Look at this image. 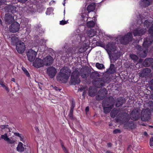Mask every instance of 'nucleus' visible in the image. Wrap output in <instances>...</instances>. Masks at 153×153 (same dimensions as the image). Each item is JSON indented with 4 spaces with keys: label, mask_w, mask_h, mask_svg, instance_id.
Here are the masks:
<instances>
[{
    "label": "nucleus",
    "mask_w": 153,
    "mask_h": 153,
    "mask_svg": "<svg viewBox=\"0 0 153 153\" xmlns=\"http://www.w3.org/2000/svg\"><path fill=\"white\" fill-rule=\"evenodd\" d=\"M70 76V71L67 67H64L61 69L57 74L56 78L58 81L66 83L68 81Z\"/></svg>",
    "instance_id": "f257e3e1"
},
{
    "label": "nucleus",
    "mask_w": 153,
    "mask_h": 153,
    "mask_svg": "<svg viewBox=\"0 0 153 153\" xmlns=\"http://www.w3.org/2000/svg\"><path fill=\"white\" fill-rule=\"evenodd\" d=\"M114 100L113 97H109L105 101L104 100L102 103V107L103 108L104 113L107 114L114 107Z\"/></svg>",
    "instance_id": "f03ea898"
},
{
    "label": "nucleus",
    "mask_w": 153,
    "mask_h": 153,
    "mask_svg": "<svg viewBox=\"0 0 153 153\" xmlns=\"http://www.w3.org/2000/svg\"><path fill=\"white\" fill-rule=\"evenodd\" d=\"M130 117L127 114L123 118V126L125 128L132 130L136 128L137 125L134 123V121H130Z\"/></svg>",
    "instance_id": "7ed1b4c3"
},
{
    "label": "nucleus",
    "mask_w": 153,
    "mask_h": 153,
    "mask_svg": "<svg viewBox=\"0 0 153 153\" xmlns=\"http://www.w3.org/2000/svg\"><path fill=\"white\" fill-rule=\"evenodd\" d=\"M132 34L131 33H129L122 36L119 40L121 44L125 45L128 44L130 41L132 40Z\"/></svg>",
    "instance_id": "20e7f679"
},
{
    "label": "nucleus",
    "mask_w": 153,
    "mask_h": 153,
    "mask_svg": "<svg viewBox=\"0 0 153 153\" xmlns=\"http://www.w3.org/2000/svg\"><path fill=\"white\" fill-rule=\"evenodd\" d=\"M151 117V112L149 109H146L142 111L141 119L143 121H147L150 120Z\"/></svg>",
    "instance_id": "39448f33"
},
{
    "label": "nucleus",
    "mask_w": 153,
    "mask_h": 153,
    "mask_svg": "<svg viewBox=\"0 0 153 153\" xmlns=\"http://www.w3.org/2000/svg\"><path fill=\"white\" fill-rule=\"evenodd\" d=\"M79 74L76 72H73L71 76V82L72 85L78 84L80 82V79L79 78Z\"/></svg>",
    "instance_id": "423d86ee"
},
{
    "label": "nucleus",
    "mask_w": 153,
    "mask_h": 153,
    "mask_svg": "<svg viewBox=\"0 0 153 153\" xmlns=\"http://www.w3.org/2000/svg\"><path fill=\"white\" fill-rule=\"evenodd\" d=\"M88 36L90 37L89 38V42L90 43H92L93 42H94V43H95V41H97V39L98 40L99 36H96L97 38H93V39L92 37L95 36L96 34V31L94 29H91L88 31L87 32Z\"/></svg>",
    "instance_id": "0eeeda50"
},
{
    "label": "nucleus",
    "mask_w": 153,
    "mask_h": 153,
    "mask_svg": "<svg viewBox=\"0 0 153 153\" xmlns=\"http://www.w3.org/2000/svg\"><path fill=\"white\" fill-rule=\"evenodd\" d=\"M16 49L19 53H22L24 52L26 47L25 43L21 41H19L16 45Z\"/></svg>",
    "instance_id": "6e6552de"
},
{
    "label": "nucleus",
    "mask_w": 153,
    "mask_h": 153,
    "mask_svg": "<svg viewBox=\"0 0 153 153\" xmlns=\"http://www.w3.org/2000/svg\"><path fill=\"white\" fill-rule=\"evenodd\" d=\"M137 54L141 57H145L147 56L148 51L144 50L141 46L138 45L136 46Z\"/></svg>",
    "instance_id": "1a4fd4ad"
},
{
    "label": "nucleus",
    "mask_w": 153,
    "mask_h": 153,
    "mask_svg": "<svg viewBox=\"0 0 153 153\" xmlns=\"http://www.w3.org/2000/svg\"><path fill=\"white\" fill-rule=\"evenodd\" d=\"M20 27V24L16 21L14 22L9 27V30L12 33H15L19 31Z\"/></svg>",
    "instance_id": "9d476101"
},
{
    "label": "nucleus",
    "mask_w": 153,
    "mask_h": 153,
    "mask_svg": "<svg viewBox=\"0 0 153 153\" xmlns=\"http://www.w3.org/2000/svg\"><path fill=\"white\" fill-rule=\"evenodd\" d=\"M92 83L96 88H100L104 85L105 82L103 79L98 78L97 79L92 80Z\"/></svg>",
    "instance_id": "9b49d317"
},
{
    "label": "nucleus",
    "mask_w": 153,
    "mask_h": 153,
    "mask_svg": "<svg viewBox=\"0 0 153 153\" xmlns=\"http://www.w3.org/2000/svg\"><path fill=\"white\" fill-rule=\"evenodd\" d=\"M27 55L28 60L32 62L35 59L37 55V52L32 49L29 50L27 53Z\"/></svg>",
    "instance_id": "f8f14e48"
},
{
    "label": "nucleus",
    "mask_w": 153,
    "mask_h": 153,
    "mask_svg": "<svg viewBox=\"0 0 153 153\" xmlns=\"http://www.w3.org/2000/svg\"><path fill=\"white\" fill-rule=\"evenodd\" d=\"M153 42V37L152 36H148L144 39L143 46L146 48L151 46Z\"/></svg>",
    "instance_id": "ddd939ff"
},
{
    "label": "nucleus",
    "mask_w": 153,
    "mask_h": 153,
    "mask_svg": "<svg viewBox=\"0 0 153 153\" xmlns=\"http://www.w3.org/2000/svg\"><path fill=\"white\" fill-rule=\"evenodd\" d=\"M57 72L56 69L53 66L48 67L47 69V74L51 79L54 78Z\"/></svg>",
    "instance_id": "4468645a"
},
{
    "label": "nucleus",
    "mask_w": 153,
    "mask_h": 153,
    "mask_svg": "<svg viewBox=\"0 0 153 153\" xmlns=\"http://www.w3.org/2000/svg\"><path fill=\"white\" fill-rule=\"evenodd\" d=\"M4 20L7 24H10L14 21V17L13 15L9 13L5 15Z\"/></svg>",
    "instance_id": "2eb2a0df"
},
{
    "label": "nucleus",
    "mask_w": 153,
    "mask_h": 153,
    "mask_svg": "<svg viewBox=\"0 0 153 153\" xmlns=\"http://www.w3.org/2000/svg\"><path fill=\"white\" fill-rule=\"evenodd\" d=\"M130 117L133 120H137L140 118V114L137 110H133L130 114Z\"/></svg>",
    "instance_id": "dca6fc26"
},
{
    "label": "nucleus",
    "mask_w": 153,
    "mask_h": 153,
    "mask_svg": "<svg viewBox=\"0 0 153 153\" xmlns=\"http://www.w3.org/2000/svg\"><path fill=\"white\" fill-rule=\"evenodd\" d=\"M45 65L47 66H50L53 63V59L50 56H47L44 59Z\"/></svg>",
    "instance_id": "f3484780"
},
{
    "label": "nucleus",
    "mask_w": 153,
    "mask_h": 153,
    "mask_svg": "<svg viewBox=\"0 0 153 153\" xmlns=\"http://www.w3.org/2000/svg\"><path fill=\"white\" fill-rule=\"evenodd\" d=\"M44 65L43 59L42 60L41 59H36L33 63V66L37 68L43 67Z\"/></svg>",
    "instance_id": "a211bd4d"
},
{
    "label": "nucleus",
    "mask_w": 153,
    "mask_h": 153,
    "mask_svg": "<svg viewBox=\"0 0 153 153\" xmlns=\"http://www.w3.org/2000/svg\"><path fill=\"white\" fill-rule=\"evenodd\" d=\"M126 102L125 98L123 97H119L115 100V107H120L124 104Z\"/></svg>",
    "instance_id": "6ab92c4d"
},
{
    "label": "nucleus",
    "mask_w": 153,
    "mask_h": 153,
    "mask_svg": "<svg viewBox=\"0 0 153 153\" xmlns=\"http://www.w3.org/2000/svg\"><path fill=\"white\" fill-rule=\"evenodd\" d=\"M91 73V70L89 69H84L82 71H80V75L81 77L83 78H86Z\"/></svg>",
    "instance_id": "aec40b11"
},
{
    "label": "nucleus",
    "mask_w": 153,
    "mask_h": 153,
    "mask_svg": "<svg viewBox=\"0 0 153 153\" xmlns=\"http://www.w3.org/2000/svg\"><path fill=\"white\" fill-rule=\"evenodd\" d=\"M146 32V30L144 29H137L134 30L133 31V35L134 36H142Z\"/></svg>",
    "instance_id": "412c9836"
},
{
    "label": "nucleus",
    "mask_w": 153,
    "mask_h": 153,
    "mask_svg": "<svg viewBox=\"0 0 153 153\" xmlns=\"http://www.w3.org/2000/svg\"><path fill=\"white\" fill-rule=\"evenodd\" d=\"M74 53L71 52H66L65 59L66 61L71 62H72V60L75 59V57L73 56Z\"/></svg>",
    "instance_id": "4be33fe9"
},
{
    "label": "nucleus",
    "mask_w": 153,
    "mask_h": 153,
    "mask_svg": "<svg viewBox=\"0 0 153 153\" xmlns=\"http://www.w3.org/2000/svg\"><path fill=\"white\" fill-rule=\"evenodd\" d=\"M153 63V59L147 58L144 60L143 62V65L145 67H149Z\"/></svg>",
    "instance_id": "5701e85b"
},
{
    "label": "nucleus",
    "mask_w": 153,
    "mask_h": 153,
    "mask_svg": "<svg viewBox=\"0 0 153 153\" xmlns=\"http://www.w3.org/2000/svg\"><path fill=\"white\" fill-rule=\"evenodd\" d=\"M151 69L149 68H145L141 72L140 76L144 77L148 75V74L150 73Z\"/></svg>",
    "instance_id": "b1692460"
},
{
    "label": "nucleus",
    "mask_w": 153,
    "mask_h": 153,
    "mask_svg": "<svg viewBox=\"0 0 153 153\" xmlns=\"http://www.w3.org/2000/svg\"><path fill=\"white\" fill-rule=\"evenodd\" d=\"M107 48L109 51L112 52L115 51L116 49L115 44L112 42L108 43L107 45Z\"/></svg>",
    "instance_id": "393cba45"
},
{
    "label": "nucleus",
    "mask_w": 153,
    "mask_h": 153,
    "mask_svg": "<svg viewBox=\"0 0 153 153\" xmlns=\"http://www.w3.org/2000/svg\"><path fill=\"white\" fill-rule=\"evenodd\" d=\"M16 7L12 5H8L6 8V9H7V11L10 12L12 13H13L16 12Z\"/></svg>",
    "instance_id": "a878e982"
},
{
    "label": "nucleus",
    "mask_w": 153,
    "mask_h": 153,
    "mask_svg": "<svg viewBox=\"0 0 153 153\" xmlns=\"http://www.w3.org/2000/svg\"><path fill=\"white\" fill-rule=\"evenodd\" d=\"M90 77L91 78L94 79V80L97 79L100 76V75L99 74L96 72H92L90 73Z\"/></svg>",
    "instance_id": "bb28decb"
},
{
    "label": "nucleus",
    "mask_w": 153,
    "mask_h": 153,
    "mask_svg": "<svg viewBox=\"0 0 153 153\" xmlns=\"http://www.w3.org/2000/svg\"><path fill=\"white\" fill-rule=\"evenodd\" d=\"M16 150L19 152H22L24 151L25 148L23 147V144L22 142H20L16 147Z\"/></svg>",
    "instance_id": "cd10ccee"
},
{
    "label": "nucleus",
    "mask_w": 153,
    "mask_h": 153,
    "mask_svg": "<svg viewBox=\"0 0 153 153\" xmlns=\"http://www.w3.org/2000/svg\"><path fill=\"white\" fill-rule=\"evenodd\" d=\"M11 39V42L13 45L15 44L16 45V43L18 41V38L16 37L15 34H12L11 35V36L10 37Z\"/></svg>",
    "instance_id": "c85d7f7f"
},
{
    "label": "nucleus",
    "mask_w": 153,
    "mask_h": 153,
    "mask_svg": "<svg viewBox=\"0 0 153 153\" xmlns=\"http://www.w3.org/2000/svg\"><path fill=\"white\" fill-rule=\"evenodd\" d=\"M95 8V4L94 3H92L89 4L87 7V10L88 13L93 11L94 10Z\"/></svg>",
    "instance_id": "c756f323"
},
{
    "label": "nucleus",
    "mask_w": 153,
    "mask_h": 153,
    "mask_svg": "<svg viewBox=\"0 0 153 153\" xmlns=\"http://www.w3.org/2000/svg\"><path fill=\"white\" fill-rule=\"evenodd\" d=\"M116 72L115 66L113 64H111L109 68L107 71V72L110 74H113Z\"/></svg>",
    "instance_id": "7c9ffc66"
},
{
    "label": "nucleus",
    "mask_w": 153,
    "mask_h": 153,
    "mask_svg": "<svg viewBox=\"0 0 153 153\" xmlns=\"http://www.w3.org/2000/svg\"><path fill=\"white\" fill-rule=\"evenodd\" d=\"M118 113V111L117 109L116 108H114L110 112V116L111 117L114 118L117 115Z\"/></svg>",
    "instance_id": "2f4dec72"
},
{
    "label": "nucleus",
    "mask_w": 153,
    "mask_h": 153,
    "mask_svg": "<svg viewBox=\"0 0 153 153\" xmlns=\"http://www.w3.org/2000/svg\"><path fill=\"white\" fill-rule=\"evenodd\" d=\"M80 16L82 20L84 22H86L88 20V15L86 13H81L80 14Z\"/></svg>",
    "instance_id": "473e14b6"
},
{
    "label": "nucleus",
    "mask_w": 153,
    "mask_h": 153,
    "mask_svg": "<svg viewBox=\"0 0 153 153\" xmlns=\"http://www.w3.org/2000/svg\"><path fill=\"white\" fill-rule=\"evenodd\" d=\"M142 1L143 2V6L146 7L151 4L152 2V0H142Z\"/></svg>",
    "instance_id": "72a5a7b5"
},
{
    "label": "nucleus",
    "mask_w": 153,
    "mask_h": 153,
    "mask_svg": "<svg viewBox=\"0 0 153 153\" xmlns=\"http://www.w3.org/2000/svg\"><path fill=\"white\" fill-rule=\"evenodd\" d=\"M0 85L1 86V87H2L3 88H4L5 90H6L7 91V92H8L9 91V89L7 87V86L5 85L4 84V82L3 81V80L2 79L0 78Z\"/></svg>",
    "instance_id": "f704fd0d"
},
{
    "label": "nucleus",
    "mask_w": 153,
    "mask_h": 153,
    "mask_svg": "<svg viewBox=\"0 0 153 153\" xmlns=\"http://www.w3.org/2000/svg\"><path fill=\"white\" fill-rule=\"evenodd\" d=\"M105 97V96L104 95H102L101 93L100 94L99 93L98 95L96 96V99L98 101L104 99Z\"/></svg>",
    "instance_id": "c9c22d12"
},
{
    "label": "nucleus",
    "mask_w": 153,
    "mask_h": 153,
    "mask_svg": "<svg viewBox=\"0 0 153 153\" xmlns=\"http://www.w3.org/2000/svg\"><path fill=\"white\" fill-rule=\"evenodd\" d=\"M60 143L63 151L65 153H69L68 150L64 145L63 141L61 140H59Z\"/></svg>",
    "instance_id": "e433bc0d"
},
{
    "label": "nucleus",
    "mask_w": 153,
    "mask_h": 153,
    "mask_svg": "<svg viewBox=\"0 0 153 153\" xmlns=\"http://www.w3.org/2000/svg\"><path fill=\"white\" fill-rule=\"evenodd\" d=\"M98 93H101L102 95H105V96H106L107 95L108 91L106 89L103 88L99 90L98 91Z\"/></svg>",
    "instance_id": "4c0bfd02"
},
{
    "label": "nucleus",
    "mask_w": 153,
    "mask_h": 153,
    "mask_svg": "<svg viewBox=\"0 0 153 153\" xmlns=\"http://www.w3.org/2000/svg\"><path fill=\"white\" fill-rule=\"evenodd\" d=\"M87 25L88 27H94L95 25V23L93 21H89L87 22Z\"/></svg>",
    "instance_id": "58836bf2"
},
{
    "label": "nucleus",
    "mask_w": 153,
    "mask_h": 153,
    "mask_svg": "<svg viewBox=\"0 0 153 153\" xmlns=\"http://www.w3.org/2000/svg\"><path fill=\"white\" fill-rule=\"evenodd\" d=\"M130 58L133 60L134 62H137L139 59L138 57L136 55H135V54H130Z\"/></svg>",
    "instance_id": "ea45409f"
},
{
    "label": "nucleus",
    "mask_w": 153,
    "mask_h": 153,
    "mask_svg": "<svg viewBox=\"0 0 153 153\" xmlns=\"http://www.w3.org/2000/svg\"><path fill=\"white\" fill-rule=\"evenodd\" d=\"M96 66L99 69H102L104 68V65L102 64H100L98 62L96 64Z\"/></svg>",
    "instance_id": "a19ab883"
},
{
    "label": "nucleus",
    "mask_w": 153,
    "mask_h": 153,
    "mask_svg": "<svg viewBox=\"0 0 153 153\" xmlns=\"http://www.w3.org/2000/svg\"><path fill=\"white\" fill-rule=\"evenodd\" d=\"M148 33L150 35V36L153 37V24L151 26L148 30Z\"/></svg>",
    "instance_id": "79ce46f5"
},
{
    "label": "nucleus",
    "mask_w": 153,
    "mask_h": 153,
    "mask_svg": "<svg viewBox=\"0 0 153 153\" xmlns=\"http://www.w3.org/2000/svg\"><path fill=\"white\" fill-rule=\"evenodd\" d=\"M73 112L74 111H72L71 110H70L69 112V114L68 115V116L70 119L71 120H73Z\"/></svg>",
    "instance_id": "37998d69"
},
{
    "label": "nucleus",
    "mask_w": 153,
    "mask_h": 153,
    "mask_svg": "<svg viewBox=\"0 0 153 153\" xmlns=\"http://www.w3.org/2000/svg\"><path fill=\"white\" fill-rule=\"evenodd\" d=\"M1 138L2 139H4L5 141H6L7 140H9L7 137V133H5L3 135H1Z\"/></svg>",
    "instance_id": "c03bdc74"
},
{
    "label": "nucleus",
    "mask_w": 153,
    "mask_h": 153,
    "mask_svg": "<svg viewBox=\"0 0 153 153\" xmlns=\"http://www.w3.org/2000/svg\"><path fill=\"white\" fill-rule=\"evenodd\" d=\"M75 103L74 100H72L71 102V105L70 110L74 111V109L75 107Z\"/></svg>",
    "instance_id": "a18cd8bd"
},
{
    "label": "nucleus",
    "mask_w": 153,
    "mask_h": 153,
    "mask_svg": "<svg viewBox=\"0 0 153 153\" xmlns=\"http://www.w3.org/2000/svg\"><path fill=\"white\" fill-rule=\"evenodd\" d=\"M144 25L145 27L147 28L150 25V23L148 20H145L144 22Z\"/></svg>",
    "instance_id": "49530a36"
},
{
    "label": "nucleus",
    "mask_w": 153,
    "mask_h": 153,
    "mask_svg": "<svg viewBox=\"0 0 153 153\" xmlns=\"http://www.w3.org/2000/svg\"><path fill=\"white\" fill-rule=\"evenodd\" d=\"M147 105L148 106H149L151 108H153V102L152 101H149L148 102Z\"/></svg>",
    "instance_id": "de8ad7c7"
},
{
    "label": "nucleus",
    "mask_w": 153,
    "mask_h": 153,
    "mask_svg": "<svg viewBox=\"0 0 153 153\" xmlns=\"http://www.w3.org/2000/svg\"><path fill=\"white\" fill-rule=\"evenodd\" d=\"M89 94L90 96L92 97L95 95V93L92 89H89Z\"/></svg>",
    "instance_id": "09e8293b"
},
{
    "label": "nucleus",
    "mask_w": 153,
    "mask_h": 153,
    "mask_svg": "<svg viewBox=\"0 0 153 153\" xmlns=\"http://www.w3.org/2000/svg\"><path fill=\"white\" fill-rule=\"evenodd\" d=\"M121 133V131L120 129H117V128L114 130L113 131V133L114 134L117 133Z\"/></svg>",
    "instance_id": "8fccbe9b"
},
{
    "label": "nucleus",
    "mask_w": 153,
    "mask_h": 153,
    "mask_svg": "<svg viewBox=\"0 0 153 153\" xmlns=\"http://www.w3.org/2000/svg\"><path fill=\"white\" fill-rule=\"evenodd\" d=\"M8 126V125H2L1 126V128L2 129H4L6 128V131L9 130V129L8 128H7V127Z\"/></svg>",
    "instance_id": "3c124183"
},
{
    "label": "nucleus",
    "mask_w": 153,
    "mask_h": 153,
    "mask_svg": "<svg viewBox=\"0 0 153 153\" xmlns=\"http://www.w3.org/2000/svg\"><path fill=\"white\" fill-rule=\"evenodd\" d=\"M150 88L152 90H153V79L151 80L149 83Z\"/></svg>",
    "instance_id": "603ef678"
},
{
    "label": "nucleus",
    "mask_w": 153,
    "mask_h": 153,
    "mask_svg": "<svg viewBox=\"0 0 153 153\" xmlns=\"http://www.w3.org/2000/svg\"><path fill=\"white\" fill-rule=\"evenodd\" d=\"M149 145L150 146H153V136L151 137L150 139Z\"/></svg>",
    "instance_id": "864d4df0"
},
{
    "label": "nucleus",
    "mask_w": 153,
    "mask_h": 153,
    "mask_svg": "<svg viewBox=\"0 0 153 153\" xmlns=\"http://www.w3.org/2000/svg\"><path fill=\"white\" fill-rule=\"evenodd\" d=\"M67 23V22L65 20H62L60 21V24L61 25H64Z\"/></svg>",
    "instance_id": "5fc2aeb1"
},
{
    "label": "nucleus",
    "mask_w": 153,
    "mask_h": 153,
    "mask_svg": "<svg viewBox=\"0 0 153 153\" xmlns=\"http://www.w3.org/2000/svg\"><path fill=\"white\" fill-rule=\"evenodd\" d=\"M8 139L9 140L7 139V140H6V141H7V142H8V143L12 144V143H13L14 142H13V140H10V138H8Z\"/></svg>",
    "instance_id": "6e6d98bb"
},
{
    "label": "nucleus",
    "mask_w": 153,
    "mask_h": 153,
    "mask_svg": "<svg viewBox=\"0 0 153 153\" xmlns=\"http://www.w3.org/2000/svg\"><path fill=\"white\" fill-rule=\"evenodd\" d=\"M26 75V76H27L28 77H30V74L29 73L28 71L27 70L24 73Z\"/></svg>",
    "instance_id": "4d7b16f0"
},
{
    "label": "nucleus",
    "mask_w": 153,
    "mask_h": 153,
    "mask_svg": "<svg viewBox=\"0 0 153 153\" xmlns=\"http://www.w3.org/2000/svg\"><path fill=\"white\" fill-rule=\"evenodd\" d=\"M19 137L20 140L24 142V137L22 134H21L20 136Z\"/></svg>",
    "instance_id": "13d9d810"
},
{
    "label": "nucleus",
    "mask_w": 153,
    "mask_h": 153,
    "mask_svg": "<svg viewBox=\"0 0 153 153\" xmlns=\"http://www.w3.org/2000/svg\"><path fill=\"white\" fill-rule=\"evenodd\" d=\"M27 0H18V1L19 2L22 3H24L26 1H27Z\"/></svg>",
    "instance_id": "bf43d9fd"
},
{
    "label": "nucleus",
    "mask_w": 153,
    "mask_h": 153,
    "mask_svg": "<svg viewBox=\"0 0 153 153\" xmlns=\"http://www.w3.org/2000/svg\"><path fill=\"white\" fill-rule=\"evenodd\" d=\"M21 134H20L18 132H15L14 133V134L16 136L18 137H19L20 136V135Z\"/></svg>",
    "instance_id": "052dcab7"
},
{
    "label": "nucleus",
    "mask_w": 153,
    "mask_h": 153,
    "mask_svg": "<svg viewBox=\"0 0 153 153\" xmlns=\"http://www.w3.org/2000/svg\"><path fill=\"white\" fill-rule=\"evenodd\" d=\"M40 42H42V44H43L44 42L46 43V41L44 39H41Z\"/></svg>",
    "instance_id": "680f3d73"
},
{
    "label": "nucleus",
    "mask_w": 153,
    "mask_h": 153,
    "mask_svg": "<svg viewBox=\"0 0 153 153\" xmlns=\"http://www.w3.org/2000/svg\"><path fill=\"white\" fill-rule=\"evenodd\" d=\"M89 110V107L88 106L86 107V108L85 109V111L86 112H88Z\"/></svg>",
    "instance_id": "e2e57ef3"
},
{
    "label": "nucleus",
    "mask_w": 153,
    "mask_h": 153,
    "mask_svg": "<svg viewBox=\"0 0 153 153\" xmlns=\"http://www.w3.org/2000/svg\"><path fill=\"white\" fill-rule=\"evenodd\" d=\"M54 88L55 89V90L56 91H60V89H59V88L55 86Z\"/></svg>",
    "instance_id": "0e129e2a"
},
{
    "label": "nucleus",
    "mask_w": 153,
    "mask_h": 153,
    "mask_svg": "<svg viewBox=\"0 0 153 153\" xmlns=\"http://www.w3.org/2000/svg\"><path fill=\"white\" fill-rule=\"evenodd\" d=\"M112 146V144L111 143H107V146L108 147H111Z\"/></svg>",
    "instance_id": "69168bd1"
},
{
    "label": "nucleus",
    "mask_w": 153,
    "mask_h": 153,
    "mask_svg": "<svg viewBox=\"0 0 153 153\" xmlns=\"http://www.w3.org/2000/svg\"><path fill=\"white\" fill-rule=\"evenodd\" d=\"M22 70L24 72H25V71H26V70H27L25 68H24V67H22Z\"/></svg>",
    "instance_id": "338daca9"
},
{
    "label": "nucleus",
    "mask_w": 153,
    "mask_h": 153,
    "mask_svg": "<svg viewBox=\"0 0 153 153\" xmlns=\"http://www.w3.org/2000/svg\"><path fill=\"white\" fill-rule=\"evenodd\" d=\"M144 136L146 137H147L148 136V135L146 131H145L144 133Z\"/></svg>",
    "instance_id": "774afa93"
}]
</instances>
